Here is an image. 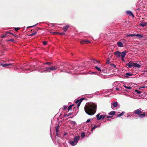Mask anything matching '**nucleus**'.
<instances>
[{
  "instance_id": "nucleus-51",
  "label": "nucleus",
  "mask_w": 147,
  "mask_h": 147,
  "mask_svg": "<svg viewBox=\"0 0 147 147\" xmlns=\"http://www.w3.org/2000/svg\"><path fill=\"white\" fill-rule=\"evenodd\" d=\"M52 33H53V34H57V33H56V32H52Z\"/></svg>"
},
{
  "instance_id": "nucleus-2",
  "label": "nucleus",
  "mask_w": 147,
  "mask_h": 147,
  "mask_svg": "<svg viewBox=\"0 0 147 147\" xmlns=\"http://www.w3.org/2000/svg\"><path fill=\"white\" fill-rule=\"evenodd\" d=\"M79 68V67L77 66H74V67H72L71 66H70L68 67L69 69L71 70L70 71H68V70H66L65 69L66 67H63V70H62L61 69H60V72H66L67 73L69 74H75V72Z\"/></svg>"
},
{
  "instance_id": "nucleus-20",
  "label": "nucleus",
  "mask_w": 147,
  "mask_h": 147,
  "mask_svg": "<svg viewBox=\"0 0 147 147\" xmlns=\"http://www.w3.org/2000/svg\"><path fill=\"white\" fill-rule=\"evenodd\" d=\"M115 113V111H111L109 112L108 114L110 115H113Z\"/></svg>"
},
{
  "instance_id": "nucleus-28",
  "label": "nucleus",
  "mask_w": 147,
  "mask_h": 147,
  "mask_svg": "<svg viewBox=\"0 0 147 147\" xmlns=\"http://www.w3.org/2000/svg\"><path fill=\"white\" fill-rule=\"evenodd\" d=\"M67 105H64L63 108V110L64 111L67 108Z\"/></svg>"
},
{
  "instance_id": "nucleus-11",
  "label": "nucleus",
  "mask_w": 147,
  "mask_h": 147,
  "mask_svg": "<svg viewBox=\"0 0 147 147\" xmlns=\"http://www.w3.org/2000/svg\"><path fill=\"white\" fill-rule=\"evenodd\" d=\"M126 13L129 16H131L132 17H134V15L132 12L130 11H126Z\"/></svg>"
},
{
  "instance_id": "nucleus-56",
  "label": "nucleus",
  "mask_w": 147,
  "mask_h": 147,
  "mask_svg": "<svg viewBox=\"0 0 147 147\" xmlns=\"http://www.w3.org/2000/svg\"><path fill=\"white\" fill-rule=\"evenodd\" d=\"M69 116V115H68L67 116V117H68Z\"/></svg>"
},
{
  "instance_id": "nucleus-48",
  "label": "nucleus",
  "mask_w": 147,
  "mask_h": 147,
  "mask_svg": "<svg viewBox=\"0 0 147 147\" xmlns=\"http://www.w3.org/2000/svg\"><path fill=\"white\" fill-rule=\"evenodd\" d=\"M116 90H119V88H116Z\"/></svg>"
},
{
  "instance_id": "nucleus-9",
  "label": "nucleus",
  "mask_w": 147,
  "mask_h": 147,
  "mask_svg": "<svg viewBox=\"0 0 147 147\" xmlns=\"http://www.w3.org/2000/svg\"><path fill=\"white\" fill-rule=\"evenodd\" d=\"M118 104L117 102L112 103L111 104V107L113 109H114V107H116L118 106Z\"/></svg>"
},
{
  "instance_id": "nucleus-25",
  "label": "nucleus",
  "mask_w": 147,
  "mask_h": 147,
  "mask_svg": "<svg viewBox=\"0 0 147 147\" xmlns=\"http://www.w3.org/2000/svg\"><path fill=\"white\" fill-rule=\"evenodd\" d=\"M37 33V32H35L33 33H32L31 34H30L29 35V36H32L33 35H34L35 34H36Z\"/></svg>"
},
{
  "instance_id": "nucleus-26",
  "label": "nucleus",
  "mask_w": 147,
  "mask_h": 147,
  "mask_svg": "<svg viewBox=\"0 0 147 147\" xmlns=\"http://www.w3.org/2000/svg\"><path fill=\"white\" fill-rule=\"evenodd\" d=\"M124 112H123L122 113H121V114H118L117 115V117H120L121 116H122L123 115H124Z\"/></svg>"
},
{
  "instance_id": "nucleus-39",
  "label": "nucleus",
  "mask_w": 147,
  "mask_h": 147,
  "mask_svg": "<svg viewBox=\"0 0 147 147\" xmlns=\"http://www.w3.org/2000/svg\"><path fill=\"white\" fill-rule=\"evenodd\" d=\"M97 127V126L96 125H95L92 128V129H94Z\"/></svg>"
},
{
  "instance_id": "nucleus-42",
  "label": "nucleus",
  "mask_w": 147,
  "mask_h": 147,
  "mask_svg": "<svg viewBox=\"0 0 147 147\" xmlns=\"http://www.w3.org/2000/svg\"><path fill=\"white\" fill-rule=\"evenodd\" d=\"M72 124H75L76 123L75 121H72L71 122Z\"/></svg>"
},
{
  "instance_id": "nucleus-15",
  "label": "nucleus",
  "mask_w": 147,
  "mask_h": 147,
  "mask_svg": "<svg viewBox=\"0 0 147 147\" xmlns=\"http://www.w3.org/2000/svg\"><path fill=\"white\" fill-rule=\"evenodd\" d=\"M11 65V64L10 63H7L5 64L3 63H0V65L3 67H6Z\"/></svg>"
},
{
  "instance_id": "nucleus-27",
  "label": "nucleus",
  "mask_w": 147,
  "mask_h": 147,
  "mask_svg": "<svg viewBox=\"0 0 147 147\" xmlns=\"http://www.w3.org/2000/svg\"><path fill=\"white\" fill-rule=\"evenodd\" d=\"M140 25L143 27H144L145 26H146V25L145 24V22L144 23L142 22L141 23H140Z\"/></svg>"
},
{
  "instance_id": "nucleus-14",
  "label": "nucleus",
  "mask_w": 147,
  "mask_h": 147,
  "mask_svg": "<svg viewBox=\"0 0 147 147\" xmlns=\"http://www.w3.org/2000/svg\"><path fill=\"white\" fill-rule=\"evenodd\" d=\"M69 27V25H66L64 26L63 28L64 31L65 32L67 30Z\"/></svg>"
},
{
  "instance_id": "nucleus-5",
  "label": "nucleus",
  "mask_w": 147,
  "mask_h": 147,
  "mask_svg": "<svg viewBox=\"0 0 147 147\" xmlns=\"http://www.w3.org/2000/svg\"><path fill=\"white\" fill-rule=\"evenodd\" d=\"M80 137L79 136H76L74 138V141H70L69 144L71 145L74 146L76 145L80 139Z\"/></svg>"
},
{
  "instance_id": "nucleus-44",
  "label": "nucleus",
  "mask_w": 147,
  "mask_h": 147,
  "mask_svg": "<svg viewBox=\"0 0 147 147\" xmlns=\"http://www.w3.org/2000/svg\"><path fill=\"white\" fill-rule=\"evenodd\" d=\"M8 41L13 42V41H14V40L12 38V39H11L8 40Z\"/></svg>"
},
{
  "instance_id": "nucleus-50",
  "label": "nucleus",
  "mask_w": 147,
  "mask_h": 147,
  "mask_svg": "<svg viewBox=\"0 0 147 147\" xmlns=\"http://www.w3.org/2000/svg\"><path fill=\"white\" fill-rule=\"evenodd\" d=\"M145 24L146 25V26L147 25V22H145Z\"/></svg>"
},
{
  "instance_id": "nucleus-19",
  "label": "nucleus",
  "mask_w": 147,
  "mask_h": 147,
  "mask_svg": "<svg viewBox=\"0 0 147 147\" xmlns=\"http://www.w3.org/2000/svg\"><path fill=\"white\" fill-rule=\"evenodd\" d=\"M126 36L127 37H132V36H135V34H127Z\"/></svg>"
},
{
  "instance_id": "nucleus-38",
  "label": "nucleus",
  "mask_w": 147,
  "mask_h": 147,
  "mask_svg": "<svg viewBox=\"0 0 147 147\" xmlns=\"http://www.w3.org/2000/svg\"><path fill=\"white\" fill-rule=\"evenodd\" d=\"M38 24H35V25H34L33 26H30L29 27H28L29 28H32V27H34L36 26V25Z\"/></svg>"
},
{
  "instance_id": "nucleus-12",
  "label": "nucleus",
  "mask_w": 147,
  "mask_h": 147,
  "mask_svg": "<svg viewBox=\"0 0 147 147\" xmlns=\"http://www.w3.org/2000/svg\"><path fill=\"white\" fill-rule=\"evenodd\" d=\"M126 52L125 51L122 52L121 53L120 57H125L126 55Z\"/></svg>"
},
{
  "instance_id": "nucleus-43",
  "label": "nucleus",
  "mask_w": 147,
  "mask_h": 147,
  "mask_svg": "<svg viewBox=\"0 0 147 147\" xmlns=\"http://www.w3.org/2000/svg\"><path fill=\"white\" fill-rule=\"evenodd\" d=\"M112 117H111V116H108L106 117V118H111Z\"/></svg>"
},
{
  "instance_id": "nucleus-8",
  "label": "nucleus",
  "mask_w": 147,
  "mask_h": 147,
  "mask_svg": "<svg viewBox=\"0 0 147 147\" xmlns=\"http://www.w3.org/2000/svg\"><path fill=\"white\" fill-rule=\"evenodd\" d=\"M46 70V67L45 68L42 67H40L37 70L39 72H40L41 73H43V72H46V71H45V70Z\"/></svg>"
},
{
  "instance_id": "nucleus-17",
  "label": "nucleus",
  "mask_w": 147,
  "mask_h": 147,
  "mask_svg": "<svg viewBox=\"0 0 147 147\" xmlns=\"http://www.w3.org/2000/svg\"><path fill=\"white\" fill-rule=\"evenodd\" d=\"M11 34L12 35H13V34H12L11 33L9 32H6V33H5V35L1 36V38H3L5 36H8V35H7V34Z\"/></svg>"
},
{
  "instance_id": "nucleus-33",
  "label": "nucleus",
  "mask_w": 147,
  "mask_h": 147,
  "mask_svg": "<svg viewBox=\"0 0 147 147\" xmlns=\"http://www.w3.org/2000/svg\"><path fill=\"white\" fill-rule=\"evenodd\" d=\"M56 33H57V34H60L61 35H63L65 34V33L64 32L59 33V32H57Z\"/></svg>"
},
{
  "instance_id": "nucleus-31",
  "label": "nucleus",
  "mask_w": 147,
  "mask_h": 147,
  "mask_svg": "<svg viewBox=\"0 0 147 147\" xmlns=\"http://www.w3.org/2000/svg\"><path fill=\"white\" fill-rule=\"evenodd\" d=\"M135 92L137 94H140V93H141V92L139 91V90H135Z\"/></svg>"
},
{
  "instance_id": "nucleus-4",
  "label": "nucleus",
  "mask_w": 147,
  "mask_h": 147,
  "mask_svg": "<svg viewBox=\"0 0 147 147\" xmlns=\"http://www.w3.org/2000/svg\"><path fill=\"white\" fill-rule=\"evenodd\" d=\"M57 66H51L49 67H46V72H50L51 71H55L57 69Z\"/></svg>"
},
{
  "instance_id": "nucleus-6",
  "label": "nucleus",
  "mask_w": 147,
  "mask_h": 147,
  "mask_svg": "<svg viewBox=\"0 0 147 147\" xmlns=\"http://www.w3.org/2000/svg\"><path fill=\"white\" fill-rule=\"evenodd\" d=\"M84 99V98H81L80 99H79L77 100L75 102V103L76 104H77V107L78 108L80 106L81 103L82 102V100Z\"/></svg>"
},
{
  "instance_id": "nucleus-30",
  "label": "nucleus",
  "mask_w": 147,
  "mask_h": 147,
  "mask_svg": "<svg viewBox=\"0 0 147 147\" xmlns=\"http://www.w3.org/2000/svg\"><path fill=\"white\" fill-rule=\"evenodd\" d=\"M95 68L97 69V70L99 71H101V69H100L99 67H98L97 66H95Z\"/></svg>"
},
{
  "instance_id": "nucleus-21",
  "label": "nucleus",
  "mask_w": 147,
  "mask_h": 147,
  "mask_svg": "<svg viewBox=\"0 0 147 147\" xmlns=\"http://www.w3.org/2000/svg\"><path fill=\"white\" fill-rule=\"evenodd\" d=\"M135 36L139 37V38L143 37V35L142 34H135Z\"/></svg>"
},
{
  "instance_id": "nucleus-40",
  "label": "nucleus",
  "mask_w": 147,
  "mask_h": 147,
  "mask_svg": "<svg viewBox=\"0 0 147 147\" xmlns=\"http://www.w3.org/2000/svg\"><path fill=\"white\" fill-rule=\"evenodd\" d=\"M56 132H58L59 131V128L58 127H57L56 128Z\"/></svg>"
},
{
  "instance_id": "nucleus-53",
  "label": "nucleus",
  "mask_w": 147,
  "mask_h": 147,
  "mask_svg": "<svg viewBox=\"0 0 147 147\" xmlns=\"http://www.w3.org/2000/svg\"><path fill=\"white\" fill-rule=\"evenodd\" d=\"M94 61H94V62H95V61H96V62H98V61H95V60H94Z\"/></svg>"
},
{
  "instance_id": "nucleus-23",
  "label": "nucleus",
  "mask_w": 147,
  "mask_h": 147,
  "mask_svg": "<svg viewBox=\"0 0 147 147\" xmlns=\"http://www.w3.org/2000/svg\"><path fill=\"white\" fill-rule=\"evenodd\" d=\"M132 74L129 73H126L125 74L126 76L127 77H128L129 76H131L132 75Z\"/></svg>"
},
{
  "instance_id": "nucleus-52",
  "label": "nucleus",
  "mask_w": 147,
  "mask_h": 147,
  "mask_svg": "<svg viewBox=\"0 0 147 147\" xmlns=\"http://www.w3.org/2000/svg\"><path fill=\"white\" fill-rule=\"evenodd\" d=\"M66 115H65V114L64 115V117H65V116H66Z\"/></svg>"
},
{
  "instance_id": "nucleus-35",
  "label": "nucleus",
  "mask_w": 147,
  "mask_h": 147,
  "mask_svg": "<svg viewBox=\"0 0 147 147\" xmlns=\"http://www.w3.org/2000/svg\"><path fill=\"white\" fill-rule=\"evenodd\" d=\"M20 29L19 28H15L14 29L16 31H18V30Z\"/></svg>"
},
{
  "instance_id": "nucleus-16",
  "label": "nucleus",
  "mask_w": 147,
  "mask_h": 147,
  "mask_svg": "<svg viewBox=\"0 0 147 147\" xmlns=\"http://www.w3.org/2000/svg\"><path fill=\"white\" fill-rule=\"evenodd\" d=\"M134 67L140 68L141 67V65H140L136 63H134Z\"/></svg>"
},
{
  "instance_id": "nucleus-41",
  "label": "nucleus",
  "mask_w": 147,
  "mask_h": 147,
  "mask_svg": "<svg viewBox=\"0 0 147 147\" xmlns=\"http://www.w3.org/2000/svg\"><path fill=\"white\" fill-rule=\"evenodd\" d=\"M90 121H91L90 119H88L86 121V122H87V123H89V122H90Z\"/></svg>"
},
{
  "instance_id": "nucleus-55",
  "label": "nucleus",
  "mask_w": 147,
  "mask_h": 147,
  "mask_svg": "<svg viewBox=\"0 0 147 147\" xmlns=\"http://www.w3.org/2000/svg\"><path fill=\"white\" fill-rule=\"evenodd\" d=\"M93 73H94V72H93L92 73H91V74H92Z\"/></svg>"
},
{
  "instance_id": "nucleus-18",
  "label": "nucleus",
  "mask_w": 147,
  "mask_h": 147,
  "mask_svg": "<svg viewBox=\"0 0 147 147\" xmlns=\"http://www.w3.org/2000/svg\"><path fill=\"white\" fill-rule=\"evenodd\" d=\"M117 44V45L119 47H122L123 46V44L121 42H118Z\"/></svg>"
},
{
  "instance_id": "nucleus-1",
  "label": "nucleus",
  "mask_w": 147,
  "mask_h": 147,
  "mask_svg": "<svg viewBox=\"0 0 147 147\" xmlns=\"http://www.w3.org/2000/svg\"><path fill=\"white\" fill-rule=\"evenodd\" d=\"M97 105L94 103H89L85 105L84 109L86 113L90 115H94L96 113Z\"/></svg>"
},
{
  "instance_id": "nucleus-36",
  "label": "nucleus",
  "mask_w": 147,
  "mask_h": 147,
  "mask_svg": "<svg viewBox=\"0 0 147 147\" xmlns=\"http://www.w3.org/2000/svg\"><path fill=\"white\" fill-rule=\"evenodd\" d=\"M43 45H45L47 44V42L46 41H44L43 42Z\"/></svg>"
},
{
  "instance_id": "nucleus-47",
  "label": "nucleus",
  "mask_w": 147,
  "mask_h": 147,
  "mask_svg": "<svg viewBox=\"0 0 147 147\" xmlns=\"http://www.w3.org/2000/svg\"><path fill=\"white\" fill-rule=\"evenodd\" d=\"M140 88H144V86H140Z\"/></svg>"
},
{
  "instance_id": "nucleus-10",
  "label": "nucleus",
  "mask_w": 147,
  "mask_h": 147,
  "mask_svg": "<svg viewBox=\"0 0 147 147\" xmlns=\"http://www.w3.org/2000/svg\"><path fill=\"white\" fill-rule=\"evenodd\" d=\"M134 63L132 61H130L128 63L126 64V65L127 66L131 68L134 67Z\"/></svg>"
},
{
  "instance_id": "nucleus-32",
  "label": "nucleus",
  "mask_w": 147,
  "mask_h": 147,
  "mask_svg": "<svg viewBox=\"0 0 147 147\" xmlns=\"http://www.w3.org/2000/svg\"><path fill=\"white\" fill-rule=\"evenodd\" d=\"M52 64V63H51V62H47L45 63H44V64H45V65H51V64Z\"/></svg>"
},
{
  "instance_id": "nucleus-46",
  "label": "nucleus",
  "mask_w": 147,
  "mask_h": 147,
  "mask_svg": "<svg viewBox=\"0 0 147 147\" xmlns=\"http://www.w3.org/2000/svg\"><path fill=\"white\" fill-rule=\"evenodd\" d=\"M121 57V59H122V60L123 61H125V60L124 59V57Z\"/></svg>"
},
{
  "instance_id": "nucleus-24",
  "label": "nucleus",
  "mask_w": 147,
  "mask_h": 147,
  "mask_svg": "<svg viewBox=\"0 0 147 147\" xmlns=\"http://www.w3.org/2000/svg\"><path fill=\"white\" fill-rule=\"evenodd\" d=\"M123 86L125 87V88L128 89L129 90L131 89V86H126V85H123Z\"/></svg>"
},
{
  "instance_id": "nucleus-13",
  "label": "nucleus",
  "mask_w": 147,
  "mask_h": 147,
  "mask_svg": "<svg viewBox=\"0 0 147 147\" xmlns=\"http://www.w3.org/2000/svg\"><path fill=\"white\" fill-rule=\"evenodd\" d=\"M114 54L118 57H120L121 55V52L117 51L114 53Z\"/></svg>"
},
{
  "instance_id": "nucleus-7",
  "label": "nucleus",
  "mask_w": 147,
  "mask_h": 147,
  "mask_svg": "<svg viewBox=\"0 0 147 147\" xmlns=\"http://www.w3.org/2000/svg\"><path fill=\"white\" fill-rule=\"evenodd\" d=\"M100 113L96 115V117H97V119L98 120H100L101 119H103L105 117V115H101L100 116Z\"/></svg>"
},
{
  "instance_id": "nucleus-37",
  "label": "nucleus",
  "mask_w": 147,
  "mask_h": 147,
  "mask_svg": "<svg viewBox=\"0 0 147 147\" xmlns=\"http://www.w3.org/2000/svg\"><path fill=\"white\" fill-rule=\"evenodd\" d=\"M80 43L81 44H85V42H84V40H81Z\"/></svg>"
},
{
  "instance_id": "nucleus-34",
  "label": "nucleus",
  "mask_w": 147,
  "mask_h": 147,
  "mask_svg": "<svg viewBox=\"0 0 147 147\" xmlns=\"http://www.w3.org/2000/svg\"><path fill=\"white\" fill-rule=\"evenodd\" d=\"M85 136V134L84 133H82L81 134V137L82 138H84Z\"/></svg>"
},
{
  "instance_id": "nucleus-45",
  "label": "nucleus",
  "mask_w": 147,
  "mask_h": 147,
  "mask_svg": "<svg viewBox=\"0 0 147 147\" xmlns=\"http://www.w3.org/2000/svg\"><path fill=\"white\" fill-rule=\"evenodd\" d=\"M111 66H113L114 67H116V66L115 65L113 64H111Z\"/></svg>"
},
{
  "instance_id": "nucleus-22",
  "label": "nucleus",
  "mask_w": 147,
  "mask_h": 147,
  "mask_svg": "<svg viewBox=\"0 0 147 147\" xmlns=\"http://www.w3.org/2000/svg\"><path fill=\"white\" fill-rule=\"evenodd\" d=\"M73 105H70L69 106L67 109L68 111H69V110L72 109V107Z\"/></svg>"
},
{
  "instance_id": "nucleus-3",
  "label": "nucleus",
  "mask_w": 147,
  "mask_h": 147,
  "mask_svg": "<svg viewBox=\"0 0 147 147\" xmlns=\"http://www.w3.org/2000/svg\"><path fill=\"white\" fill-rule=\"evenodd\" d=\"M143 110L141 108H139L138 109H136L134 111V113L136 115H139L138 117L140 118H142L146 116L145 112H144L142 114Z\"/></svg>"
},
{
  "instance_id": "nucleus-29",
  "label": "nucleus",
  "mask_w": 147,
  "mask_h": 147,
  "mask_svg": "<svg viewBox=\"0 0 147 147\" xmlns=\"http://www.w3.org/2000/svg\"><path fill=\"white\" fill-rule=\"evenodd\" d=\"M84 42H85V44H88V43H90V42L88 40H84Z\"/></svg>"
},
{
  "instance_id": "nucleus-49",
  "label": "nucleus",
  "mask_w": 147,
  "mask_h": 147,
  "mask_svg": "<svg viewBox=\"0 0 147 147\" xmlns=\"http://www.w3.org/2000/svg\"><path fill=\"white\" fill-rule=\"evenodd\" d=\"M110 60H107V63H109Z\"/></svg>"
},
{
  "instance_id": "nucleus-54",
  "label": "nucleus",
  "mask_w": 147,
  "mask_h": 147,
  "mask_svg": "<svg viewBox=\"0 0 147 147\" xmlns=\"http://www.w3.org/2000/svg\"><path fill=\"white\" fill-rule=\"evenodd\" d=\"M93 73H94V72H93L92 73H91V74H92Z\"/></svg>"
}]
</instances>
